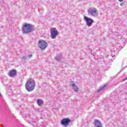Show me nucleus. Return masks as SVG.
Here are the masks:
<instances>
[{
  "label": "nucleus",
  "mask_w": 127,
  "mask_h": 127,
  "mask_svg": "<svg viewBox=\"0 0 127 127\" xmlns=\"http://www.w3.org/2000/svg\"><path fill=\"white\" fill-rule=\"evenodd\" d=\"M25 89L28 92H31L35 89V80L33 79H28L25 84Z\"/></svg>",
  "instance_id": "1"
},
{
  "label": "nucleus",
  "mask_w": 127,
  "mask_h": 127,
  "mask_svg": "<svg viewBox=\"0 0 127 127\" xmlns=\"http://www.w3.org/2000/svg\"><path fill=\"white\" fill-rule=\"evenodd\" d=\"M32 29H33V27L31 24L25 23L23 25L22 31L23 33H29L32 31Z\"/></svg>",
  "instance_id": "2"
},
{
  "label": "nucleus",
  "mask_w": 127,
  "mask_h": 127,
  "mask_svg": "<svg viewBox=\"0 0 127 127\" xmlns=\"http://www.w3.org/2000/svg\"><path fill=\"white\" fill-rule=\"evenodd\" d=\"M88 15L96 17L98 15V10L95 7H90L87 10Z\"/></svg>",
  "instance_id": "3"
},
{
  "label": "nucleus",
  "mask_w": 127,
  "mask_h": 127,
  "mask_svg": "<svg viewBox=\"0 0 127 127\" xmlns=\"http://www.w3.org/2000/svg\"><path fill=\"white\" fill-rule=\"evenodd\" d=\"M51 37L52 39H56V37L58 36L59 33L56 28H53L51 29Z\"/></svg>",
  "instance_id": "4"
},
{
  "label": "nucleus",
  "mask_w": 127,
  "mask_h": 127,
  "mask_svg": "<svg viewBox=\"0 0 127 127\" xmlns=\"http://www.w3.org/2000/svg\"><path fill=\"white\" fill-rule=\"evenodd\" d=\"M38 46L41 50H44L47 47V43L44 40H41L38 41Z\"/></svg>",
  "instance_id": "5"
},
{
  "label": "nucleus",
  "mask_w": 127,
  "mask_h": 127,
  "mask_svg": "<svg viewBox=\"0 0 127 127\" xmlns=\"http://www.w3.org/2000/svg\"><path fill=\"white\" fill-rule=\"evenodd\" d=\"M84 20H85L86 25L90 27V26H92V24L94 23V20H93L92 18L87 17L86 16H84Z\"/></svg>",
  "instance_id": "6"
},
{
  "label": "nucleus",
  "mask_w": 127,
  "mask_h": 127,
  "mask_svg": "<svg viewBox=\"0 0 127 127\" xmlns=\"http://www.w3.org/2000/svg\"><path fill=\"white\" fill-rule=\"evenodd\" d=\"M71 122V120L68 118L64 119L61 121V125L64 127H67L69 125V123Z\"/></svg>",
  "instance_id": "7"
},
{
  "label": "nucleus",
  "mask_w": 127,
  "mask_h": 127,
  "mask_svg": "<svg viewBox=\"0 0 127 127\" xmlns=\"http://www.w3.org/2000/svg\"><path fill=\"white\" fill-rule=\"evenodd\" d=\"M70 83H71L70 86H71L72 87V89H74V91L75 92H78V90H79V88H78V86H76V85H75L74 84L73 81H71Z\"/></svg>",
  "instance_id": "8"
},
{
  "label": "nucleus",
  "mask_w": 127,
  "mask_h": 127,
  "mask_svg": "<svg viewBox=\"0 0 127 127\" xmlns=\"http://www.w3.org/2000/svg\"><path fill=\"white\" fill-rule=\"evenodd\" d=\"M95 127H102V123L99 120H95L94 122Z\"/></svg>",
  "instance_id": "9"
},
{
  "label": "nucleus",
  "mask_w": 127,
  "mask_h": 127,
  "mask_svg": "<svg viewBox=\"0 0 127 127\" xmlns=\"http://www.w3.org/2000/svg\"><path fill=\"white\" fill-rule=\"evenodd\" d=\"M16 75V70L13 69L9 72V76L10 77H13Z\"/></svg>",
  "instance_id": "10"
},
{
  "label": "nucleus",
  "mask_w": 127,
  "mask_h": 127,
  "mask_svg": "<svg viewBox=\"0 0 127 127\" xmlns=\"http://www.w3.org/2000/svg\"><path fill=\"white\" fill-rule=\"evenodd\" d=\"M61 58H62V54H59L55 57V59L57 61H60L61 60Z\"/></svg>",
  "instance_id": "11"
},
{
  "label": "nucleus",
  "mask_w": 127,
  "mask_h": 127,
  "mask_svg": "<svg viewBox=\"0 0 127 127\" xmlns=\"http://www.w3.org/2000/svg\"><path fill=\"white\" fill-rule=\"evenodd\" d=\"M44 103V101L42 99H37V104L38 106H39L40 107L42 104Z\"/></svg>",
  "instance_id": "12"
},
{
  "label": "nucleus",
  "mask_w": 127,
  "mask_h": 127,
  "mask_svg": "<svg viewBox=\"0 0 127 127\" xmlns=\"http://www.w3.org/2000/svg\"><path fill=\"white\" fill-rule=\"evenodd\" d=\"M106 87H107V85L105 84L103 86L99 88V89L97 90V93H100V92H101V91H104Z\"/></svg>",
  "instance_id": "13"
},
{
  "label": "nucleus",
  "mask_w": 127,
  "mask_h": 127,
  "mask_svg": "<svg viewBox=\"0 0 127 127\" xmlns=\"http://www.w3.org/2000/svg\"><path fill=\"white\" fill-rule=\"evenodd\" d=\"M107 57H109V58H112V59H109V61H110V62H112V61H113V60H115V59H116V56H108Z\"/></svg>",
  "instance_id": "14"
},
{
  "label": "nucleus",
  "mask_w": 127,
  "mask_h": 127,
  "mask_svg": "<svg viewBox=\"0 0 127 127\" xmlns=\"http://www.w3.org/2000/svg\"><path fill=\"white\" fill-rule=\"evenodd\" d=\"M21 58H22V59H23V60H25L27 59V56H23Z\"/></svg>",
  "instance_id": "15"
},
{
  "label": "nucleus",
  "mask_w": 127,
  "mask_h": 127,
  "mask_svg": "<svg viewBox=\"0 0 127 127\" xmlns=\"http://www.w3.org/2000/svg\"><path fill=\"white\" fill-rule=\"evenodd\" d=\"M124 4H125V3H124V2H122L120 3L121 6H123V5H124Z\"/></svg>",
  "instance_id": "16"
},
{
  "label": "nucleus",
  "mask_w": 127,
  "mask_h": 127,
  "mask_svg": "<svg viewBox=\"0 0 127 127\" xmlns=\"http://www.w3.org/2000/svg\"><path fill=\"white\" fill-rule=\"evenodd\" d=\"M28 57L29 58H31V57H32V55H29Z\"/></svg>",
  "instance_id": "17"
},
{
  "label": "nucleus",
  "mask_w": 127,
  "mask_h": 127,
  "mask_svg": "<svg viewBox=\"0 0 127 127\" xmlns=\"http://www.w3.org/2000/svg\"><path fill=\"white\" fill-rule=\"evenodd\" d=\"M126 80H127V78H126L125 79H122V81L124 82V81H126Z\"/></svg>",
  "instance_id": "18"
},
{
  "label": "nucleus",
  "mask_w": 127,
  "mask_h": 127,
  "mask_svg": "<svg viewBox=\"0 0 127 127\" xmlns=\"http://www.w3.org/2000/svg\"><path fill=\"white\" fill-rule=\"evenodd\" d=\"M124 0H119V1H121V2H122V1H123Z\"/></svg>",
  "instance_id": "19"
},
{
  "label": "nucleus",
  "mask_w": 127,
  "mask_h": 127,
  "mask_svg": "<svg viewBox=\"0 0 127 127\" xmlns=\"http://www.w3.org/2000/svg\"><path fill=\"white\" fill-rule=\"evenodd\" d=\"M0 97H1V94H0Z\"/></svg>",
  "instance_id": "20"
}]
</instances>
